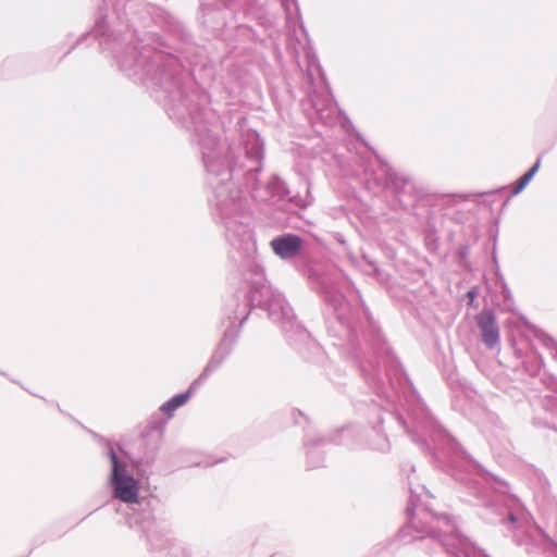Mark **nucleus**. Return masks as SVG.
<instances>
[{"instance_id":"nucleus-22","label":"nucleus","mask_w":557,"mask_h":557,"mask_svg":"<svg viewBox=\"0 0 557 557\" xmlns=\"http://www.w3.org/2000/svg\"><path fill=\"white\" fill-rule=\"evenodd\" d=\"M406 467H407V465H404V466H403V471H406ZM408 467H409V469H410V471H411V472H414V471H416V467H414L413 465H409V463H408Z\"/></svg>"},{"instance_id":"nucleus-1","label":"nucleus","mask_w":557,"mask_h":557,"mask_svg":"<svg viewBox=\"0 0 557 557\" xmlns=\"http://www.w3.org/2000/svg\"><path fill=\"white\" fill-rule=\"evenodd\" d=\"M321 296L325 309L327 332L339 341L335 346L347 349L359 368L366 383L388 406L399 404L394 413L382 404L372 400L368 407L369 429L348 426L333 437H306L304 446L307 463L311 469L321 468L324 455L320 449L325 444L367 446L386 451L387 436L381 429L385 418L395 420L431 461L456 481L462 483L481 506L480 517L491 524H503L509 531L527 532L531 516L521 500L508 492V484L476 462L463 447L432 416L412 382L394 356L380 325L363 302L352 308L344 294L335 286L321 284Z\"/></svg>"},{"instance_id":"nucleus-3","label":"nucleus","mask_w":557,"mask_h":557,"mask_svg":"<svg viewBox=\"0 0 557 557\" xmlns=\"http://www.w3.org/2000/svg\"><path fill=\"white\" fill-rule=\"evenodd\" d=\"M249 267L250 274L240 272L244 278L243 286L225 305L224 313L230 324L208 363L196 379V383H203L231 355L239 336L240 327L247 321L252 308L267 311L268 318L281 327L286 341L299 352L305 354L307 350L319 349V345L311 334L297 321L285 296L268 284L263 268L253 263H250Z\"/></svg>"},{"instance_id":"nucleus-25","label":"nucleus","mask_w":557,"mask_h":557,"mask_svg":"<svg viewBox=\"0 0 557 557\" xmlns=\"http://www.w3.org/2000/svg\"><path fill=\"white\" fill-rule=\"evenodd\" d=\"M185 58L187 59L189 64H195V62L193 60L188 59V57H185Z\"/></svg>"},{"instance_id":"nucleus-19","label":"nucleus","mask_w":557,"mask_h":557,"mask_svg":"<svg viewBox=\"0 0 557 557\" xmlns=\"http://www.w3.org/2000/svg\"><path fill=\"white\" fill-rule=\"evenodd\" d=\"M224 25H225V20H224V17H221V18H216L215 24L212 25V27L219 28L220 26H224Z\"/></svg>"},{"instance_id":"nucleus-20","label":"nucleus","mask_w":557,"mask_h":557,"mask_svg":"<svg viewBox=\"0 0 557 557\" xmlns=\"http://www.w3.org/2000/svg\"><path fill=\"white\" fill-rule=\"evenodd\" d=\"M550 518H552L553 522L555 523V525L557 527V509L556 508L553 509Z\"/></svg>"},{"instance_id":"nucleus-12","label":"nucleus","mask_w":557,"mask_h":557,"mask_svg":"<svg viewBox=\"0 0 557 557\" xmlns=\"http://www.w3.org/2000/svg\"><path fill=\"white\" fill-rule=\"evenodd\" d=\"M542 409L552 416H557V397L553 395H545L537 399Z\"/></svg>"},{"instance_id":"nucleus-14","label":"nucleus","mask_w":557,"mask_h":557,"mask_svg":"<svg viewBox=\"0 0 557 557\" xmlns=\"http://www.w3.org/2000/svg\"><path fill=\"white\" fill-rule=\"evenodd\" d=\"M534 336L545 348L556 350L557 344L555 339L545 332L536 329L534 330Z\"/></svg>"},{"instance_id":"nucleus-24","label":"nucleus","mask_w":557,"mask_h":557,"mask_svg":"<svg viewBox=\"0 0 557 557\" xmlns=\"http://www.w3.org/2000/svg\"><path fill=\"white\" fill-rule=\"evenodd\" d=\"M537 530L540 531V533H541L543 536H545L547 540H549L548 534H546V533H545V531H544L542 528H540V527H539V528H537Z\"/></svg>"},{"instance_id":"nucleus-16","label":"nucleus","mask_w":557,"mask_h":557,"mask_svg":"<svg viewBox=\"0 0 557 557\" xmlns=\"http://www.w3.org/2000/svg\"><path fill=\"white\" fill-rule=\"evenodd\" d=\"M363 260L368 263L371 270H367L368 274L375 275L376 280L383 281L385 278V273L377 267V264L370 260L366 255H363Z\"/></svg>"},{"instance_id":"nucleus-26","label":"nucleus","mask_w":557,"mask_h":557,"mask_svg":"<svg viewBox=\"0 0 557 557\" xmlns=\"http://www.w3.org/2000/svg\"><path fill=\"white\" fill-rule=\"evenodd\" d=\"M553 546L556 548L557 550V542H552Z\"/></svg>"},{"instance_id":"nucleus-18","label":"nucleus","mask_w":557,"mask_h":557,"mask_svg":"<svg viewBox=\"0 0 557 557\" xmlns=\"http://www.w3.org/2000/svg\"><path fill=\"white\" fill-rule=\"evenodd\" d=\"M290 201H294L299 208H307L311 202L312 198L310 197V189L309 186H307V196L306 198H302L300 196H295L290 198Z\"/></svg>"},{"instance_id":"nucleus-17","label":"nucleus","mask_w":557,"mask_h":557,"mask_svg":"<svg viewBox=\"0 0 557 557\" xmlns=\"http://www.w3.org/2000/svg\"><path fill=\"white\" fill-rule=\"evenodd\" d=\"M284 11L286 13V18L288 20L292 15V8L295 9V13L299 15V7L297 0H280Z\"/></svg>"},{"instance_id":"nucleus-2","label":"nucleus","mask_w":557,"mask_h":557,"mask_svg":"<svg viewBox=\"0 0 557 557\" xmlns=\"http://www.w3.org/2000/svg\"><path fill=\"white\" fill-rule=\"evenodd\" d=\"M138 41L141 45L132 51L134 60L122 59L121 66L128 76L144 84L170 120L187 129L197 143L213 191L210 201L234 249L231 258L239 263L240 272L250 274V263L258 264L255 260L257 246L244 190L234 180H243L246 190L259 201L283 200L289 193L288 187L280 176L272 175L262 191L258 175L263 168L264 143L259 133L243 131L239 146L243 156L235 154L231 146L221 141L215 115L203 108L207 96L195 88L182 61L172 53L144 45L143 39Z\"/></svg>"},{"instance_id":"nucleus-8","label":"nucleus","mask_w":557,"mask_h":557,"mask_svg":"<svg viewBox=\"0 0 557 557\" xmlns=\"http://www.w3.org/2000/svg\"><path fill=\"white\" fill-rule=\"evenodd\" d=\"M270 246L273 252L283 260L297 257L304 249V239L297 234L285 233L274 237Z\"/></svg>"},{"instance_id":"nucleus-9","label":"nucleus","mask_w":557,"mask_h":557,"mask_svg":"<svg viewBox=\"0 0 557 557\" xmlns=\"http://www.w3.org/2000/svg\"><path fill=\"white\" fill-rule=\"evenodd\" d=\"M148 537L151 548L159 553V557H187L183 546L169 533L152 532Z\"/></svg>"},{"instance_id":"nucleus-13","label":"nucleus","mask_w":557,"mask_h":557,"mask_svg":"<svg viewBox=\"0 0 557 557\" xmlns=\"http://www.w3.org/2000/svg\"><path fill=\"white\" fill-rule=\"evenodd\" d=\"M104 36V20L103 16L99 15L96 20V24L94 28L88 33L83 35V38L92 37L99 41V46H102V37Z\"/></svg>"},{"instance_id":"nucleus-7","label":"nucleus","mask_w":557,"mask_h":557,"mask_svg":"<svg viewBox=\"0 0 557 557\" xmlns=\"http://www.w3.org/2000/svg\"><path fill=\"white\" fill-rule=\"evenodd\" d=\"M475 322L481 332L483 344L488 349L499 346L500 334L495 312L492 309H483L475 315Z\"/></svg>"},{"instance_id":"nucleus-21","label":"nucleus","mask_w":557,"mask_h":557,"mask_svg":"<svg viewBox=\"0 0 557 557\" xmlns=\"http://www.w3.org/2000/svg\"><path fill=\"white\" fill-rule=\"evenodd\" d=\"M467 296L469 297L470 301H472L475 298V296H476V292L474 289H470L467 293Z\"/></svg>"},{"instance_id":"nucleus-5","label":"nucleus","mask_w":557,"mask_h":557,"mask_svg":"<svg viewBox=\"0 0 557 557\" xmlns=\"http://www.w3.org/2000/svg\"><path fill=\"white\" fill-rule=\"evenodd\" d=\"M163 423H149L141 435L144 453L137 459H131L124 449H115L107 441V456L111 461L110 483L114 490L115 498L126 504H134L138 500L139 484L128 470V461L136 468L150 467L156 458L162 441Z\"/></svg>"},{"instance_id":"nucleus-10","label":"nucleus","mask_w":557,"mask_h":557,"mask_svg":"<svg viewBox=\"0 0 557 557\" xmlns=\"http://www.w3.org/2000/svg\"><path fill=\"white\" fill-rule=\"evenodd\" d=\"M199 383H196V380L191 383L189 388L184 392L174 395L171 397L168 401H165L161 407L160 410L168 414L169 417H172L173 412L187 403V400L191 397V395L195 393L197 386H199Z\"/></svg>"},{"instance_id":"nucleus-23","label":"nucleus","mask_w":557,"mask_h":557,"mask_svg":"<svg viewBox=\"0 0 557 557\" xmlns=\"http://www.w3.org/2000/svg\"><path fill=\"white\" fill-rule=\"evenodd\" d=\"M243 30H244V32H245V30H247V32L251 33V35H252V37H253V39H256V40H257L256 34H255V32H253L251 28L243 27Z\"/></svg>"},{"instance_id":"nucleus-11","label":"nucleus","mask_w":557,"mask_h":557,"mask_svg":"<svg viewBox=\"0 0 557 557\" xmlns=\"http://www.w3.org/2000/svg\"><path fill=\"white\" fill-rule=\"evenodd\" d=\"M540 166L541 158H539L536 162L512 184L511 194L513 196L520 194L528 186V184L532 181L534 175L539 172Z\"/></svg>"},{"instance_id":"nucleus-4","label":"nucleus","mask_w":557,"mask_h":557,"mask_svg":"<svg viewBox=\"0 0 557 557\" xmlns=\"http://www.w3.org/2000/svg\"><path fill=\"white\" fill-rule=\"evenodd\" d=\"M409 500L406 507L408 519L398 532L400 540L410 536L423 543L430 542L435 548H442L449 557H488L459 531L455 519L447 513L435 512L422 500L429 496L424 486L413 488L409 483Z\"/></svg>"},{"instance_id":"nucleus-15","label":"nucleus","mask_w":557,"mask_h":557,"mask_svg":"<svg viewBox=\"0 0 557 557\" xmlns=\"http://www.w3.org/2000/svg\"><path fill=\"white\" fill-rule=\"evenodd\" d=\"M201 10H202V18L205 24H211V15L212 18L220 17L223 12L219 9L211 8L209 4L201 3Z\"/></svg>"},{"instance_id":"nucleus-6","label":"nucleus","mask_w":557,"mask_h":557,"mask_svg":"<svg viewBox=\"0 0 557 557\" xmlns=\"http://www.w3.org/2000/svg\"><path fill=\"white\" fill-rule=\"evenodd\" d=\"M380 166L371 175L377 186L389 189L404 207L413 205L419 196L418 188L411 177L400 174L384 163L376 156Z\"/></svg>"}]
</instances>
